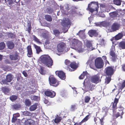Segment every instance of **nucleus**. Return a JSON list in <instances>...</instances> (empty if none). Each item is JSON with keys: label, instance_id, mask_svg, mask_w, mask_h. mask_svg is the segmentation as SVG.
Here are the masks:
<instances>
[{"label": "nucleus", "instance_id": "58836bf2", "mask_svg": "<svg viewBox=\"0 0 125 125\" xmlns=\"http://www.w3.org/2000/svg\"><path fill=\"white\" fill-rule=\"evenodd\" d=\"M120 116V113L118 112L117 113H113V116L114 117L115 119L117 118L118 117H119Z\"/></svg>", "mask_w": 125, "mask_h": 125}, {"label": "nucleus", "instance_id": "7c9ffc66", "mask_svg": "<svg viewBox=\"0 0 125 125\" xmlns=\"http://www.w3.org/2000/svg\"><path fill=\"white\" fill-rule=\"evenodd\" d=\"M122 1L121 0H113V3L117 5L120 6L121 4Z\"/></svg>", "mask_w": 125, "mask_h": 125}, {"label": "nucleus", "instance_id": "2eb2a0df", "mask_svg": "<svg viewBox=\"0 0 125 125\" xmlns=\"http://www.w3.org/2000/svg\"><path fill=\"white\" fill-rule=\"evenodd\" d=\"M88 33L89 36L91 37L93 36L96 37L98 35V32L95 30H91L89 31Z\"/></svg>", "mask_w": 125, "mask_h": 125}, {"label": "nucleus", "instance_id": "69168bd1", "mask_svg": "<svg viewBox=\"0 0 125 125\" xmlns=\"http://www.w3.org/2000/svg\"><path fill=\"white\" fill-rule=\"evenodd\" d=\"M90 67L93 69H94V64H93V65L91 63L90 64Z\"/></svg>", "mask_w": 125, "mask_h": 125}, {"label": "nucleus", "instance_id": "680f3d73", "mask_svg": "<svg viewBox=\"0 0 125 125\" xmlns=\"http://www.w3.org/2000/svg\"><path fill=\"white\" fill-rule=\"evenodd\" d=\"M22 73L25 77H26L28 76L27 74V73L25 71H23Z\"/></svg>", "mask_w": 125, "mask_h": 125}, {"label": "nucleus", "instance_id": "5701e85b", "mask_svg": "<svg viewBox=\"0 0 125 125\" xmlns=\"http://www.w3.org/2000/svg\"><path fill=\"white\" fill-rule=\"evenodd\" d=\"M109 14L110 17L114 19L119 17L118 12L117 11H114L111 12L109 13Z\"/></svg>", "mask_w": 125, "mask_h": 125}, {"label": "nucleus", "instance_id": "f03ea898", "mask_svg": "<svg viewBox=\"0 0 125 125\" xmlns=\"http://www.w3.org/2000/svg\"><path fill=\"white\" fill-rule=\"evenodd\" d=\"M98 8L99 6L98 2L92 1L88 4L86 10L91 12L93 13L95 11H97Z\"/></svg>", "mask_w": 125, "mask_h": 125}, {"label": "nucleus", "instance_id": "a211bd4d", "mask_svg": "<svg viewBox=\"0 0 125 125\" xmlns=\"http://www.w3.org/2000/svg\"><path fill=\"white\" fill-rule=\"evenodd\" d=\"M90 114L87 115L82 121L79 123L76 122L74 123L73 125H81L82 123L86 122L89 118V116H90Z\"/></svg>", "mask_w": 125, "mask_h": 125}, {"label": "nucleus", "instance_id": "a878e982", "mask_svg": "<svg viewBox=\"0 0 125 125\" xmlns=\"http://www.w3.org/2000/svg\"><path fill=\"white\" fill-rule=\"evenodd\" d=\"M38 104L35 103L34 104L31 105L29 108V110L31 111H33L35 110L37 108Z\"/></svg>", "mask_w": 125, "mask_h": 125}, {"label": "nucleus", "instance_id": "aec40b11", "mask_svg": "<svg viewBox=\"0 0 125 125\" xmlns=\"http://www.w3.org/2000/svg\"><path fill=\"white\" fill-rule=\"evenodd\" d=\"M27 49L28 52L27 54L28 56L29 57H31L32 56L33 53L31 46L30 45L28 46L27 47Z\"/></svg>", "mask_w": 125, "mask_h": 125}, {"label": "nucleus", "instance_id": "ea45409f", "mask_svg": "<svg viewBox=\"0 0 125 125\" xmlns=\"http://www.w3.org/2000/svg\"><path fill=\"white\" fill-rule=\"evenodd\" d=\"M5 44L4 42L0 43V50H3L4 48Z\"/></svg>", "mask_w": 125, "mask_h": 125}, {"label": "nucleus", "instance_id": "b1692460", "mask_svg": "<svg viewBox=\"0 0 125 125\" xmlns=\"http://www.w3.org/2000/svg\"><path fill=\"white\" fill-rule=\"evenodd\" d=\"M6 44L8 48L9 49H12L14 47V43L11 41H8L7 43Z\"/></svg>", "mask_w": 125, "mask_h": 125}, {"label": "nucleus", "instance_id": "864d4df0", "mask_svg": "<svg viewBox=\"0 0 125 125\" xmlns=\"http://www.w3.org/2000/svg\"><path fill=\"white\" fill-rule=\"evenodd\" d=\"M39 72L42 75H44L45 74V73L44 72V70L42 68H40L39 71Z\"/></svg>", "mask_w": 125, "mask_h": 125}, {"label": "nucleus", "instance_id": "2f4dec72", "mask_svg": "<svg viewBox=\"0 0 125 125\" xmlns=\"http://www.w3.org/2000/svg\"><path fill=\"white\" fill-rule=\"evenodd\" d=\"M24 103L25 105L28 107L31 104V101L29 99H25Z\"/></svg>", "mask_w": 125, "mask_h": 125}, {"label": "nucleus", "instance_id": "338daca9", "mask_svg": "<svg viewBox=\"0 0 125 125\" xmlns=\"http://www.w3.org/2000/svg\"><path fill=\"white\" fill-rule=\"evenodd\" d=\"M50 42L49 40H47L45 42V43L46 45L49 44L50 43Z\"/></svg>", "mask_w": 125, "mask_h": 125}, {"label": "nucleus", "instance_id": "37998d69", "mask_svg": "<svg viewBox=\"0 0 125 125\" xmlns=\"http://www.w3.org/2000/svg\"><path fill=\"white\" fill-rule=\"evenodd\" d=\"M53 32L54 34L55 35H58L60 33V32L59 31L56 29L54 30H53Z\"/></svg>", "mask_w": 125, "mask_h": 125}, {"label": "nucleus", "instance_id": "774afa93", "mask_svg": "<svg viewBox=\"0 0 125 125\" xmlns=\"http://www.w3.org/2000/svg\"><path fill=\"white\" fill-rule=\"evenodd\" d=\"M100 122L101 124L102 125L103 124V118H102L101 119H100Z\"/></svg>", "mask_w": 125, "mask_h": 125}, {"label": "nucleus", "instance_id": "0e129e2a", "mask_svg": "<svg viewBox=\"0 0 125 125\" xmlns=\"http://www.w3.org/2000/svg\"><path fill=\"white\" fill-rule=\"evenodd\" d=\"M95 25L97 26H101V22H100V23H95Z\"/></svg>", "mask_w": 125, "mask_h": 125}, {"label": "nucleus", "instance_id": "e2e57ef3", "mask_svg": "<svg viewBox=\"0 0 125 125\" xmlns=\"http://www.w3.org/2000/svg\"><path fill=\"white\" fill-rule=\"evenodd\" d=\"M16 123L18 125L21 124V120L20 119H18L16 121Z\"/></svg>", "mask_w": 125, "mask_h": 125}, {"label": "nucleus", "instance_id": "0eeeda50", "mask_svg": "<svg viewBox=\"0 0 125 125\" xmlns=\"http://www.w3.org/2000/svg\"><path fill=\"white\" fill-rule=\"evenodd\" d=\"M110 50V54L111 56V60L113 62H115L118 59V58L117 55L115 53V47H112Z\"/></svg>", "mask_w": 125, "mask_h": 125}, {"label": "nucleus", "instance_id": "a19ab883", "mask_svg": "<svg viewBox=\"0 0 125 125\" xmlns=\"http://www.w3.org/2000/svg\"><path fill=\"white\" fill-rule=\"evenodd\" d=\"M23 114L24 115L26 116H30L32 115L31 114L30 112L28 111H24L23 113Z\"/></svg>", "mask_w": 125, "mask_h": 125}, {"label": "nucleus", "instance_id": "412c9836", "mask_svg": "<svg viewBox=\"0 0 125 125\" xmlns=\"http://www.w3.org/2000/svg\"><path fill=\"white\" fill-rule=\"evenodd\" d=\"M118 46L120 50L125 49V40L120 42Z\"/></svg>", "mask_w": 125, "mask_h": 125}, {"label": "nucleus", "instance_id": "9d476101", "mask_svg": "<svg viewBox=\"0 0 125 125\" xmlns=\"http://www.w3.org/2000/svg\"><path fill=\"white\" fill-rule=\"evenodd\" d=\"M118 101L119 99L115 98L114 102H112L111 103L110 107H111L113 113H115L116 112V110L117 108V104L118 102Z\"/></svg>", "mask_w": 125, "mask_h": 125}, {"label": "nucleus", "instance_id": "6e6552de", "mask_svg": "<svg viewBox=\"0 0 125 125\" xmlns=\"http://www.w3.org/2000/svg\"><path fill=\"white\" fill-rule=\"evenodd\" d=\"M57 50L59 52H62L66 50V45L63 42L59 43L57 45Z\"/></svg>", "mask_w": 125, "mask_h": 125}, {"label": "nucleus", "instance_id": "a18cd8bd", "mask_svg": "<svg viewBox=\"0 0 125 125\" xmlns=\"http://www.w3.org/2000/svg\"><path fill=\"white\" fill-rule=\"evenodd\" d=\"M108 24V23L105 21L101 22V26L104 27H106Z\"/></svg>", "mask_w": 125, "mask_h": 125}, {"label": "nucleus", "instance_id": "72a5a7b5", "mask_svg": "<svg viewBox=\"0 0 125 125\" xmlns=\"http://www.w3.org/2000/svg\"><path fill=\"white\" fill-rule=\"evenodd\" d=\"M108 77H106L105 79L104 83L106 84L109 83L111 80V77L110 76H108Z\"/></svg>", "mask_w": 125, "mask_h": 125}, {"label": "nucleus", "instance_id": "de8ad7c7", "mask_svg": "<svg viewBox=\"0 0 125 125\" xmlns=\"http://www.w3.org/2000/svg\"><path fill=\"white\" fill-rule=\"evenodd\" d=\"M125 87V80L122 83L121 86L120 87L119 89L122 90Z\"/></svg>", "mask_w": 125, "mask_h": 125}, {"label": "nucleus", "instance_id": "79ce46f5", "mask_svg": "<svg viewBox=\"0 0 125 125\" xmlns=\"http://www.w3.org/2000/svg\"><path fill=\"white\" fill-rule=\"evenodd\" d=\"M33 37L34 38V40L35 42L38 43H41V42L40 41V40L38 39L34 35L33 36Z\"/></svg>", "mask_w": 125, "mask_h": 125}, {"label": "nucleus", "instance_id": "f257e3e1", "mask_svg": "<svg viewBox=\"0 0 125 125\" xmlns=\"http://www.w3.org/2000/svg\"><path fill=\"white\" fill-rule=\"evenodd\" d=\"M41 62L49 68H51L53 64V61L48 55H43L40 57Z\"/></svg>", "mask_w": 125, "mask_h": 125}, {"label": "nucleus", "instance_id": "dca6fc26", "mask_svg": "<svg viewBox=\"0 0 125 125\" xmlns=\"http://www.w3.org/2000/svg\"><path fill=\"white\" fill-rule=\"evenodd\" d=\"M123 36V34L122 33H119L116 35L115 37H113L111 39V41L115 40H118L121 39Z\"/></svg>", "mask_w": 125, "mask_h": 125}, {"label": "nucleus", "instance_id": "49530a36", "mask_svg": "<svg viewBox=\"0 0 125 125\" xmlns=\"http://www.w3.org/2000/svg\"><path fill=\"white\" fill-rule=\"evenodd\" d=\"M76 8H75L74 9H72L70 10L71 13L72 14H75L76 13L77 11L76 9Z\"/></svg>", "mask_w": 125, "mask_h": 125}, {"label": "nucleus", "instance_id": "f8f14e48", "mask_svg": "<svg viewBox=\"0 0 125 125\" xmlns=\"http://www.w3.org/2000/svg\"><path fill=\"white\" fill-rule=\"evenodd\" d=\"M56 75H57L60 79L62 80H64L66 77L65 73L61 71H57L55 72Z\"/></svg>", "mask_w": 125, "mask_h": 125}, {"label": "nucleus", "instance_id": "13d9d810", "mask_svg": "<svg viewBox=\"0 0 125 125\" xmlns=\"http://www.w3.org/2000/svg\"><path fill=\"white\" fill-rule=\"evenodd\" d=\"M19 1V0H18L17 1H16V0H11L10 1V2L9 3V4H12V3H13V2H18Z\"/></svg>", "mask_w": 125, "mask_h": 125}, {"label": "nucleus", "instance_id": "c85d7f7f", "mask_svg": "<svg viewBox=\"0 0 125 125\" xmlns=\"http://www.w3.org/2000/svg\"><path fill=\"white\" fill-rule=\"evenodd\" d=\"M45 19L47 21L51 22L52 20V17L50 15L46 14L44 16Z\"/></svg>", "mask_w": 125, "mask_h": 125}, {"label": "nucleus", "instance_id": "e433bc0d", "mask_svg": "<svg viewBox=\"0 0 125 125\" xmlns=\"http://www.w3.org/2000/svg\"><path fill=\"white\" fill-rule=\"evenodd\" d=\"M86 46L87 47L90 48L92 46V44L90 41L87 40L85 44Z\"/></svg>", "mask_w": 125, "mask_h": 125}, {"label": "nucleus", "instance_id": "6e6d98bb", "mask_svg": "<svg viewBox=\"0 0 125 125\" xmlns=\"http://www.w3.org/2000/svg\"><path fill=\"white\" fill-rule=\"evenodd\" d=\"M65 64L67 65H70V64L71 63L70 61L67 60H65Z\"/></svg>", "mask_w": 125, "mask_h": 125}, {"label": "nucleus", "instance_id": "c03bdc74", "mask_svg": "<svg viewBox=\"0 0 125 125\" xmlns=\"http://www.w3.org/2000/svg\"><path fill=\"white\" fill-rule=\"evenodd\" d=\"M38 98V97L37 96L34 95L32 96L31 97V99L32 100L37 101Z\"/></svg>", "mask_w": 125, "mask_h": 125}, {"label": "nucleus", "instance_id": "5fc2aeb1", "mask_svg": "<svg viewBox=\"0 0 125 125\" xmlns=\"http://www.w3.org/2000/svg\"><path fill=\"white\" fill-rule=\"evenodd\" d=\"M118 111H121L122 112L123 111V110L124 109V108L122 106H120L119 107Z\"/></svg>", "mask_w": 125, "mask_h": 125}, {"label": "nucleus", "instance_id": "473e14b6", "mask_svg": "<svg viewBox=\"0 0 125 125\" xmlns=\"http://www.w3.org/2000/svg\"><path fill=\"white\" fill-rule=\"evenodd\" d=\"M27 26L28 28H27L26 31H27L29 33H30L31 29V23L30 22L28 23Z\"/></svg>", "mask_w": 125, "mask_h": 125}, {"label": "nucleus", "instance_id": "393cba45", "mask_svg": "<svg viewBox=\"0 0 125 125\" xmlns=\"http://www.w3.org/2000/svg\"><path fill=\"white\" fill-rule=\"evenodd\" d=\"M1 89L2 92L6 95H8V94L10 91V89L9 88L6 87H2Z\"/></svg>", "mask_w": 125, "mask_h": 125}, {"label": "nucleus", "instance_id": "c9c22d12", "mask_svg": "<svg viewBox=\"0 0 125 125\" xmlns=\"http://www.w3.org/2000/svg\"><path fill=\"white\" fill-rule=\"evenodd\" d=\"M87 72L86 71L83 72L82 74H81L79 77V78L80 79H83L85 77V76L86 75Z\"/></svg>", "mask_w": 125, "mask_h": 125}, {"label": "nucleus", "instance_id": "39448f33", "mask_svg": "<svg viewBox=\"0 0 125 125\" xmlns=\"http://www.w3.org/2000/svg\"><path fill=\"white\" fill-rule=\"evenodd\" d=\"M115 70L114 66H108L105 69V73L107 76L111 77L114 74Z\"/></svg>", "mask_w": 125, "mask_h": 125}, {"label": "nucleus", "instance_id": "bf43d9fd", "mask_svg": "<svg viewBox=\"0 0 125 125\" xmlns=\"http://www.w3.org/2000/svg\"><path fill=\"white\" fill-rule=\"evenodd\" d=\"M17 120V118L13 116V117L12 118V123H14L16 122Z\"/></svg>", "mask_w": 125, "mask_h": 125}, {"label": "nucleus", "instance_id": "4d7b16f0", "mask_svg": "<svg viewBox=\"0 0 125 125\" xmlns=\"http://www.w3.org/2000/svg\"><path fill=\"white\" fill-rule=\"evenodd\" d=\"M4 62L6 64H9L10 63V60L8 59H6L4 61Z\"/></svg>", "mask_w": 125, "mask_h": 125}, {"label": "nucleus", "instance_id": "20e7f679", "mask_svg": "<svg viewBox=\"0 0 125 125\" xmlns=\"http://www.w3.org/2000/svg\"><path fill=\"white\" fill-rule=\"evenodd\" d=\"M49 84L51 86L56 87L58 86L60 83V81L56 78L53 75H51L49 78Z\"/></svg>", "mask_w": 125, "mask_h": 125}, {"label": "nucleus", "instance_id": "4468645a", "mask_svg": "<svg viewBox=\"0 0 125 125\" xmlns=\"http://www.w3.org/2000/svg\"><path fill=\"white\" fill-rule=\"evenodd\" d=\"M119 27V25L117 23H114L111 26V32L114 31L118 30Z\"/></svg>", "mask_w": 125, "mask_h": 125}, {"label": "nucleus", "instance_id": "bb28decb", "mask_svg": "<svg viewBox=\"0 0 125 125\" xmlns=\"http://www.w3.org/2000/svg\"><path fill=\"white\" fill-rule=\"evenodd\" d=\"M62 119V118L61 117L59 116L58 115H57L54 119V121L55 123L58 124L61 121Z\"/></svg>", "mask_w": 125, "mask_h": 125}, {"label": "nucleus", "instance_id": "c756f323", "mask_svg": "<svg viewBox=\"0 0 125 125\" xmlns=\"http://www.w3.org/2000/svg\"><path fill=\"white\" fill-rule=\"evenodd\" d=\"M6 79L8 82H10L12 79V77L11 74H8L6 76Z\"/></svg>", "mask_w": 125, "mask_h": 125}, {"label": "nucleus", "instance_id": "9b49d317", "mask_svg": "<svg viewBox=\"0 0 125 125\" xmlns=\"http://www.w3.org/2000/svg\"><path fill=\"white\" fill-rule=\"evenodd\" d=\"M44 94L46 96L51 98L54 97L56 95V93L54 91L48 89L44 92Z\"/></svg>", "mask_w": 125, "mask_h": 125}, {"label": "nucleus", "instance_id": "09e8293b", "mask_svg": "<svg viewBox=\"0 0 125 125\" xmlns=\"http://www.w3.org/2000/svg\"><path fill=\"white\" fill-rule=\"evenodd\" d=\"M21 107V106L17 104H16L13 105L14 108L16 110H18Z\"/></svg>", "mask_w": 125, "mask_h": 125}, {"label": "nucleus", "instance_id": "423d86ee", "mask_svg": "<svg viewBox=\"0 0 125 125\" xmlns=\"http://www.w3.org/2000/svg\"><path fill=\"white\" fill-rule=\"evenodd\" d=\"M95 65L96 67L97 68L100 69L103 67L104 63L101 58L98 57L95 60Z\"/></svg>", "mask_w": 125, "mask_h": 125}, {"label": "nucleus", "instance_id": "f3484780", "mask_svg": "<svg viewBox=\"0 0 125 125\" xmlns=\"http://www.w3.org/2000/svg\"><path fill=\"white\" fill-rule=\"evenodd\" d=\"M70 66L71 68L73 69V70L69 69V71L71 72L73 71L76 70L78 66L77 64L75 62H73L71 63L70 64Z\"/></svg>", "mask_w": 125, "mask_h": 125}, {"label": "nucleus", "instance_id": "603ef678", "mask_svg": "<svg viewBox=\"0 0 125 125\" xmlns=\"http://www.w3.org/2000/svg\"><path fill=\"white\" fill-rule=\"evenodd\" d=\"M76 109V106L75 105H72L71 106V109L73 111H74Z\"/></svg>", "mask_w": 125, "mask_h": 125}, {"label": "nucleus", "instance_id": "cd10ccee", "mask_svg": "<svg viewBox=\"0 0 125 125\" xmlns=\"http://www.w3.org/2000/svg\"><path fill=\"white\" fill-rule=\"evenodd\" d=\"M33 46L36 49V53H37L39 54L40 52L42 51V50L40 46H38L35 44H34Z\"/></svg>", "mask_w": 125, "mask_h": 125}, {"label": "nucleus", "instance_id": "4be33fe9", "mask_svg": "<svg viewBox=\"0 0 125 125\" xmlns=\"http://www.w3.org/2000/svg\"><path fill=\"white\" fill-rule=\"evenodd\" d=\"M24 123L25 125H34L35 122L32 119H29L25 121Z\"/></svg>", "mask_w": 125, "mask_h": 125}, {"label": "nucleus", "instance_id": "ddd939ff", "mask_svg": "<svg viewBox=\"0 0 125 125\" xmlns=\"http://www.w3.org/2000/svg\"><path fill=\"white\" fill-rule=\"evenodd\" d=\"M10 58L11 60H19L20 59V57L19 56V54L17 52H16L14 54H11L10 55Z\"/></svg>", "mask_w": 125, "mask_h": 125}, {"label": "nucleus", "instance_id": "7ed1b4c3", "mask_svg": "<svg viewBox=\"0 0 125 125\" xmlns=\"http://www.w3.org/2000/svg\"><path fill=\"white\" fill-rule=\"evenodd\" d=\"M71 21L69 19L67 18H65L62 21L61 24L63 27L62 30L64 33L66 32L68 30L67 28L68 26L71 25Z\"/></svg>", "mask_w": 125, "mask_h": 125}, {"label": "nucleus", "instance_id": "052dcab7", "mask_svg": "<svg viewBox=\"0 0 125 125\" xmlns=\"http://www.w3.org/2000/svg\"><path fill=\"white\" fill-rule=\"evenodd\" d=\"M13 116L17 118L20 116V114L19 113L15 114H13Z\"/></svg>", "mask_w": 125, "mask_h": 125}, {"label": "nucleus", "instance_id": "1a4fd4ad", "mask_svg": "<svg viewBox=\"0 0 125 125\" xmlns=\"http://www.w3.org/2000/svg\"><path fill=\"white\" fill-rule=\"evenodd\" d=\"M91 81L92 83L97 84L101 82V78L99 74H97L92 76L91 78Z\"/></svg>", "mask_w": 125, "mask_h": 125}, {"label": "nucleus", "instance_id": "3c124183", "mask_svg": "<svg viewBox=\"0 0 125 125\" xmlns=\"http://www.w3.org/2000/svg\"><path fill=\"white\" fill-rule=\"evenodd\" d=\"M1 82L3 84H8V82L7 81V80L5 79H2L1 81Z\"/></svg>", "mask_w": 125, "mask_h": 125}, {"label": "nucleus", "instance_id": "6ab92c4d", "mask_svg": "<svg viewBox=\"0 0 125 125\" xmlns=\"http://www.w3.org/2000/svg\"><path fill=\"white\" fill-rule=\"evenodd\" d=\"M100 7L101 10L104 12H105L107 10L108 7L105 3H101L100 4Z\"/></svg>", "mask_w": 125, "mask_h": 125}, {"label": "nucleus", "instance_id": "4c0bfd02", "mask_svg": "<svg viewBox=\"0 0 125 125\" xmlns=\"http://www.w3.org/2000/svg\"><path fill=\"white\" fill-rule=\"evenodd\" d=\"M91 99V97L90 96H86L84 98V102L85 103H87L89 102Z\"/></svg>", "mask_w": 125, "mask_h": 125}, {"label": "nucleus", "instance_id": "8fccbe9b", "mask_svg": "<svg viewBox=\"0 0 125 125\" xmlns=\"http://www.w3.org/2000/svg\"><path fill=\"white\" fill-rule=\"evenodd\" d=\"M7 34L8 36L9 37H10V38H12L13 35V34L10 32H7Z\"/></svg>", "mask_w": 125, "mask_h": 125}, {"label": "nucleus", "instance_id": "f704fd0d", "mask_svg": "<svg viewBox=\"0 0 125 125\" xmlns=\"http://www.w3.org/2000/svg\"><path fill=\"white\" fill-rule=\"evenodd\" d=\"M18 96L15 95H12L10 97V99L12 102H13L17 99Z\"/></svg>", "mask_w": 125, "mask_h": 125}]
</instances>
